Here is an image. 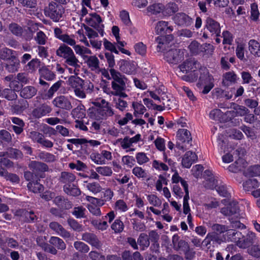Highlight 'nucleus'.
Returning a JSON list of instances; mask_svg holds the SVG:
<instances>
[{
	"label": "nucleus",
	"mask_w": 260,
	"mask_h": 260,
	"mask_svg": "<svg viewBox=\"0 0 260 260\" xmlns=\"http://www.w3.org/2000/svg\"><path fill=\"white\" fill-rule=\"evenodd\" d=\"M173 20L176 24L180 26H188L192 23L191 19L183 13L176 14L173 17Z\"/></svg>",
	"instance_id": "obj_15"
},
{
	"label": "nucleus",
	"mask_w": 260,
	"mask_h": 260,
	"mask_svg": "<svg viewBox=\"0 0 260 260\" xmlns=\"http://www.w3.org/2000/svg\"><path fill=\"white\" fill-rule=\"evenodd\" d=\"M173 40V36L172 35H167L166 36L158 37L156 41L158 44L157 50L158 52L163 51L168 46V44L171 41Z\"/></svg>",
	"instance_id": "obj_16"
},
{
	"label": "nucleus",
	"mask_w": 260,
	"mask_h": 260,
	"mask_svg": "<svg viewBox=\"0 0 260 260\" xmlns=\"http://www.w3.org/2000/svg\"><path fill=\"white\" fill-rule=\"evenodd\" d=\"M56 55L64 59L72 55L74 52L72 49L64 44H61L56 50Z\"/></svg>",
	"instance_id": "obj_24"
},
{
	"label": "nucleus",
	"mask_w": 260,
	"mask_h": 260,
	"mask_svg": "<svg viewBox=\"0 0 260 260\" xmlns=\"http://www.w3.org/2000/svg\"><path fill=\"white\" fill-rule=\"evenodd\" d=\"M67 85L74 89L75 94L80 99L86 97L85 92L83 89V81L77 76H70L67 81Z\"/></svg>",
	"instance_id": "obj_4"
},
{
	"label": "nucleus",
	"mask_w": 260,
	"mask_h": 260,
	"mask_svg": "<svg viewBox=\"0 0 260 260\" xmlns=\"http://www.w3.org/2000/svg\"><path fill=\"white\" fill-rule=\"evenodd\" d=\"M152 167L158 171H167L169 170V167L165 162H161L159 160H154L152 162Z\"/></svg>",
	"instance_id": "obj_46"
},
{
	"label": "nucleus",
	"mask_w": 260,
	"mask_h": 260,
	"mask_svg": "<svg viewBox=\"0 0 260 260\" xmlns=\"http://www.w3.org/2000/svg\"><path fill=\"white\" fill-rule=\"evenodd\" d=\"M248 49L251 54L255 56L260 55V44L254 40H250L248 42Z\"/></svg>",
	"instance_id": "obj_31"
},
{
	"label": "nucleus",
	"mask_w": 260,
	"mask_h": 260,
	"mask_svg": "<svg viewBox=\"0 0 260 260\" xmlns=\"http://www.w3.org/2000/svg\"><path fill=\"white\" fill-rule=\"evenodd\" d=\"M172 242L174 249L177 251L183 252L188 249V243L184 240H180L177 235H174L173 236Z\"/></svg>",
	"instance_id": "obj_17"
},
{
	"label": "nucleus",
	"mask_w": 260,
	"mask_h": 260,
	"mask_svg": "<svg viewBox=\"0 0 260 260\" xmlns=\"http://www.w3.org/2000/svg\"><path fill=\"white\" fill-rule=\"evenodd\" d=\"M147 198L150 204L154 206L159 207L161 205V200L154 194L148 195Z\"/></svg>",
	"instance_id": "obj_53"
},
{
	"label": "nucleus",
	"mask_w": 260,
	"mask_h": 260,
	"mask_svg": "<svg viewBox=\"0 0 260 260\" xmlns=\"http://www.w3.org/2000/svg\"><path fill=\"white\" fill-rule=\"evenodd\" d=\"M75 180V177L73 174L66 172L61 173V181L66 183L64 190L67 194L73 196H77L80 193V190L76 186L70 184Z\"/></svg>",
	"instance_id": "obj_3"
},
{
	"label": "nucleus",
	"mask_w": 260,
	"mask_h": 260,
	"mask_svg": "<svg viewBox=\"0 0 260 260\" xmlns=\"http://www.w3.org/2000/svg\"><path fill=\"white\" fill-rule=\"evenodd\" d=\"M112 31L113 35L114 36L116 39L117 43L120 45L121 47H124L125 45V43L124 41H120L119 28L116 26H113L112 28Z\"/></svg>",
	"instance_id": "obj_59"
},
{
	"label": "nucleus",
	"mask_w": 260,
	"mask_h": 260,
	"mask_svg": "<svg viewBox=\"0 0 260 260\" xmlns=\"http://www.w3.org/2000/svg\"><path fill=\"white\" fill-rule=\"evenodd\" d=\"M95 106L92 108L91 117L100 120L112 116L114 112L109 104L104 99H99L92 103Z\"/></svg>",
	"instance_id": "obj_2"
},
{
	"label": "nucleus",
	"mask_w": 260,
	"mask_h": 260,
	"mask_svg": "<svg viewBox=\"0 0 260 260\" xmlns=\"http://www.w3.org/2000/svg\"><path fill=\"white\" fill-rule=\"evenodd\" d=\"M74 245L77 250L81 252L86 253L89 250V247L81 241L75 242Z\"/></svg>",
	"instance_id": "obj_55"
},
{
	"label": "nucleus",
	"mask_w": 260,
	"mask_h": 260,
	"mask_svg": "<svg viewBox=\"0 0 260 260\" xmlns=\"http://www.w3.org/2000/svg\"><path fill=\"white\" fill-rule=\"evenodd\" d=\"M134 109V114H143L146 111L145 107L140 102H133L132 104Z\"/></svg>",
	"instance_id": "obj_51"
},
{
	"label": "nucleus",
	"mask_w": 260,
	"mask_h": 260,
	"mask_svg": "<svg viewBox=\"0 0 260 260\" xmlns=\"http://www.w3.org/2000/svg\"><path fill=\"white\" fill-rule=\"evenodd\" d=\"M45 13L46 15L53 21H58L63 13V9L62 6L58 5L54 2H51L45 9Z\"/></svg>",
	"instance_id": "obj_6"
},
{
	"label": "nucleus",
	"mask_w": 260,
	"mask_h": 260,
	"mask_svg": "<svg viewBox=\"0 0 260 260\" xmlns=\"http://www.w3.org/2000/svg\"><path fill=\"white\" fill-rule=\"evenodd\" d=\"M86 210L85 208L78 206L76 207L73 211V214L77 218H83L85 216Z\"/></svg>",
	"instance_id": "obj_56"
},
{
	"label": "nucleus",
	"mask_w": 260,
	"mask_h": 260,
	"mask_svg": "<svg viewBox=\"0 0 260 260\" xmlns=\"http://www.w3.org/2000/svg\"><path fill=\"white\" fill-rule=\"evenodd\" d=\"M229 149V148H227ZM227 151H230V153H226L225 155L222 157V161L225 163H230L233 160V155L231 153L236 154L238 156L239 155V151L238 150H234V149L231 148L230 150H227Z\"/></svg>",
	"instance_id": "obj_41"
},
{
	"label": "nucleus",
	"mask_w": 260,
	"mask_h": 260,
	"mask_svg": "<svg viewBox=\"0 0 260 260\" xmlns=\"http://www.w3.org/2000/svg\"><path fill=\"white\" fill-rule=\"evenodd\" d=\"M71 141L72 143L74 144L77 145V144H85V143H89L90 145L92 146H98L101 144L100 142L94 140H90L89 141H87V140L85 139H71Z\"/></svg>",
	"instance_id": "obj_34"
},
{
	"label": "nucleus",
	"mask_w": 260,
	"mask_h": 260,
	"mask_svg": "<svg viewBox=\"0 0 260 260\" xmlns=\"http://www.w3.org/2000/svg\"><path fill=\"white\" fill-rule=\"evenodd\" d=\"M31 166L34 169L40 171H46L48 170L47 166L41 162L32 161L31 163Z\"/></svg>",
	"instance_id": "obj_62"
},
{
	"label": "nucleus",
	"mask_w": 260,
	"mask_h": 260,
	"mask_svg": "<svg viewBox=\"0 0 260 260\" xmlns=\"http://www.w3.org/2000/svg\"><path fill=\"white\" fill-rule=\"evenodd\" d=\"M212 230L214 232L208 233L204 239V242L207 244H210L212 241H215L219 242L217 237V234L215 232L220 234L224 233L227 231V227L219 224H214L212 226Z\"/></svg>",
	"instance_id": "obj_10"
},
{
	"label": "nucleus",
	"mask_w": 260,
	"mask_h": 260,
	"mask_svg": "<svg viewBox=\"0 0 260 260\" xmlns=\"http://www.w3.org/2000/svg\"><path fill=\"white\" fill-rule=\"evenodd\" d=\"M36 93L37 89L31 86L25 87L20 92L21 96L25 99H30L35 95Z\"/></svg>",
	"instance_id": "obj_29"
},
{
	"label": "nucleus",
	"mask_w": 260,
	"mask_h": 260,
	"mask_svg": "<svg viewBox=\"0 0 260 260\" xmlns=\"http://www.w3.org/2000/svg\"><path fill=\"white\" fill-rule=\"evenodd\" d=\"M65 62L67 64L75 68H77L79 67V65L78 64L79 60L75 55L74 53L65 58Z\"/></svg>",
	"instance_id": "obj_47"
},
{
	"label": "nucleus",
	"mask_w": 260,
	"mask_h": 260,
	"mask_svg": "<svg viewBox=\"0 0 260 260\" xmlns=\"http://www.w3.org/2000/svg\"><path fill=\"white\" fill-rule=\"evenodd\" d=\"M61 83V81H57V82L55 83L49 89L48 92L45 95L46 98L48 99L52 98L54 93L57 91L60 87Z\"/></svg>",
	"instance_id": "obj_48"
},
{
	"label": "nucleus",
	"mask_w": 260,
	"mask_h": 260,
	"mask_svg": "<svg viewBox=\"0 0 260 260\" xmlns=\"http://www.w3.org/2000/svg\"><path fill=\"white\" fill-rule=\"evenodd\" d=\"M49 226L52 230L54 231L58 235L61 237L63 238H69L70 237V233L66 231L62 226L57 222H52L50 223Z\"/></svg>",
	"instance_id": "obj_25"
},
{
	"label": "nucleus",
	"mask_w": 260,
	"mask_h": 260,
	"mask_svg": "<svg viewBox=\"0 0 260 260\" xmlns=\"http://www.w3.org/2000/svg\"><path fill=\"white\" fill-rule=\"evenodd\" d=\"M122 162L123 165L127 167L132 168L135 165V160L133 156L125 155L122 157Z\"/></svg>",
	"instance_id": "obj_60"
},
{
	"label": "nucleus",
	"mask_w": 260,
	"mask_h": 260,
	"mask_svg": "<svg viewBox=\"0 0 260 260\" xmlns=\"http://www.w3.org/2000/svg\"><path fill=\"white\" fill-rule=\"evenodd\" d=\"M239 206L235 201L230 203L227 207H224L221 209V213L225 215H232L237 213L238 210Z\"/></svg>",
	"instance_id": "obj_26"
},
{
	"label": "nucleus",
	"mask_w": 260,
	"mask_h": 260,
	"mask_svg": "<svg viewBox=\"0 0 260 260\" xmlns=\"http://www.w3.org/2000/svg\"><path fill=\"white\" fill-rule=\"evenodd\" d=\"M110 72L114 80L112 82H116L117 84L123 86H126V84H128V80L124 76L122 75L120 73L117 72L113 69H111Z\"/></svg>",
	"instance_id": "obj_22"
},
{
	"label": "nucleus",
	"mask_w": 260,
	"mask_h": 260,
	"mask_svg": "<svg viewBox=\"0 0 260 260\" xmlns=\"http://www.w3.org/2000/svg\"><path fill=\"white\" fill-rule=\"evenodd\" d=\"M85 21L90 26L95 28L102 36H104V25L101 17L96 13L90 14L85 18Z\"/></svg>",
	"instance_id": "obj_8"
},
{
	"label": "nucleus",
	"mask_w": 260,
	"mask_h": 260,
	"mask_svg": "<svg viewBox=\"0 0 260 260\" xmlns=\"http://www.w3.org/2000/svg\"><path fill=\"white\" fill-rule=\"evenodd\" d=\"M73 117L76 120L77 123H80V120L85 117V109L83 105H80L74 109L72 112Z\"/></svg>",
	"instance_id": "obj_21"
},
{
	"label": "nucleus",
	"mask_w": 260,
	"mask_h": 260,
	"mask_svg": "<svg viewBox=\"0 0 260 260\" xmlns=\"http://www.w3.org/2000/svg\"><path fill=\"white\" fill-rule=\"evenodd\" d=\"M85 61L91 70H96L99 68V60L95 56H86Z\"/></svg>",
	"instance_id": "obj_30"
},
{
	"label": "nucleus",
	"mask_w": 260,
	"mask_h": 260,
	"mask_svg": "<svg viewBox=\"0 0 260 260\" xmlns=\"http://www.w3.org/2000/svg\"><path fill=\"white\" fill-rule=\"evenodd\" d=\"M8 156L11 158L18 159L22 157V153L18 150L11 148L7 152Z\"/></svg>",
	"instance_id": "obj_63"
},
{
	"label": "nucleus",
	"mask_w": 260,
	"mask_h": 260,
	"mask_svg": "<svg viewBox=\"0 0 260 260\" xmlns=\"http://www.w3.org/2000/svg\"><path fill=\"white\" fill-rule=\"evenodd\" d=\"M123 223L119 219H116L111 225V229L115 233H120L123 230Z\"/></svg>",
	"instance_id": "obj_57"
},
{
	"label": "nucleus",
	"mask_w": 260,
	"mask_h": 260,
	"mask_svg": "<svg viewBox=\"0 0 260 260\" xmlns=\"http://www.w3.org/2000/svg\"><path fill=\"white\" fill-rule=\"evenodd\" d=\"M132 173L138 178H145L147 174L145 170L140 167H135L132 170Z\"/></svg>",
	"instance_id": "obj_43"
},
{
	"label": "nucleus",
	"mask_w": 260,
	"mask_h": 260,
	"mask_svg": "<svg viewBox=\"0 0 260 260\" xmlns=\"http://www.w3.org/2000/svg\"><path fill=\"white\" fill-rule=\"evenodd\" d=\"M226 232L227 238H224L225 241H236L240 238L241 233L236 232L235 230L227 229Z\"/></svg>",
	"instance_id": "obj_35"
},
{
	"label": "nucleus",
	"mask_w": 260,
	"mask_h": 260,
	"mask_svg": "<svg viewBox=\"0 0 260 260\" xmlns=\"http://www.w3.org/2000/svg\"><path fill=\"white\" fill-rule=\"evenodd\" d=\"M90 158L96 165H105L112 159V155L110 151L103 150L101 153L92 152Z\"/></svg>",
	"instance_id": "obj_9"
},
{
	"label": "nucleus",
	"mask_w": 260,
	"mask_h": 260,
	"mask_svg": "<svg viewBox=\"0 0 260 260\" xmlns=\"http://www.w3.org/2000/svg\"><path fill=\"white\" fill-rule=\"evenodd\" d=\"M173 30L172 26L169 25L167 21H158L155 26V31L157 34H163L165 33H170Z\"/></svg>",
	"instance_id": "obj_20"
},
{
	"label": "nucleus",
	"mask_w": 260,
	"mask_h": 260,
	"mask_svg": "<svg viewBox=\"0 0 260 260\" xmlns=\"http://www.w3.org/2000/svg\"><path fill=\"white\" fill-rule=\"evenodd\" d=\"M113 208L115 210L121 212H126L128 209L127 204L122 200L117 201L113 206Z\"/></svg>",
	"instance_id": "obj_38"
},
{
	"label": "nucleus",
	"mask_w": 260,
	"mask_h": 260,
	"mask_svg": "<svg viewBox=\"0 0 260 260\" xmlns=\"http://www.w3.org/2000/svg\"><path fill=\"white\" fill-rule=\"evenodd\" d=\"M86 187L89 191L94 194L100 192L102 190V187L98 182H86Z\"/></svg>",
	"instance_id": "obj_36"
},
{
	"label": "nucleus",
	"mask_w": 260,
	"mask_h": 260,
	"mask_svg": "<svg viewBox=\"0 0 260 260\" xmlns=\"http://www.w3.org/2000/svg\"><path fill=\"white\" fill-rule=\"evenodd\" d=\"M165 59L170 64H177L183 57V53L179 49H172L165 55Z\"/></svg>",
	"instance_id": "obj_11"
},
{
	"label": "nucleus",
	"mask_w": 260,
	"mask_h": 260,
	"mask_svg": "<svg viewBox=\"0 0 260 260\" xmlns=\"http://www.w3.org/2000/svg\"><path fill=\"white\" fill-rule=\"evenodd\" d=\"M51 111V108L49 106L42 104L32 110L31 116L36 118H39L49 113Z\"/></svg>",
	"instance_id": "obj_13"
},
{
	"label": "nucleus",
	"mask_w": 260,
	"mask_h": 260,
	"mask_svg": "<svg viewBox=\"0 0 260 260\" xmlns=\"http://www.w3.org/2000/svg\"><path fill=\"white\" fill-rule=\"evenodd\" d=\"M165 7L162 4L155 3L150 5L147 8L148 15H157L163 12Z\"/></svg>",
	"instance_id": "obj_27"
},
{
	"label": "nucleus",
	"mask_w": 260,
	"mask_h": 260,
	"mask_svg": "<svg viewBox=\"0 0 260 260\" xmlns=\"http://www.w3.org/2000/svg\"><path fill=\"white\" fill-rule=\"evenodd\" d=\"M38 156L41 159L46 162H52L55 159L54 155L45 152L40 153Z\"/></svg>",
	"instance_id": "obj_58"
},
{
	"label": "nucleus",
	"mask_w": 260,
	"mask_h": 260,
	"mask_svg": "<svg viewBox=\"0 0 260 260\" xmlns=\"http://www.w3.org/2000/svg\"><path fill=\"white\" fill-rule=\"evenodd\" d=\"M136 159L137 163L140 165H142L149 161V158L144 152H138L136 153Z\"/></svg>",
	"instance_id": "obj_49"
},
{
	"label": "nucleus",
	"mask_w": 260,
	"mask_h": 260,
	"mask_svg": "<svg viewBox=\"0 0 260 260\" xmlns=\"http://www.w3.org/2000/svg\"><path fill=\"white\" fill-rule=\"evenodd\" d=\"M95 170L99 174L106 177L111 176L113 173L111 168L108 166L98 167Z\"/></svg>",
	"instance_id": "obj_42"
},
{
	"label": "nucleus",
	"mask_w": 260,
	"mask_h": 260,
	"mask_svg": "<svg viewBox=\"0 0 260 260\" xmlns=\"http://www.w3.org/2000/svg\"><path fill=\"white\" fill-rule=\"evenodd\" d=\"M53 105L58 108L70 109L72 105L68 99L64 96L56 97L53 101Z\"/></svg>",
	"instance_id": "obj_19"
},
{
	"label": "nucleus",
	"mask_w": 260,
	"mask_h": 260,
	"mask_svg": "<svg viewBox=\"0 0 260 260\" xmlns=\"http://www.w3.org/2000/svg\"><path fill=\"white\" fill-rule=\"evenodd\" d=\"M138 243L142 250L144 249L145 247H147L149 245V241L147 235L144 234H141L138 240Z\"/></svg>",
	"instance_id": "obj_44"
},
{
	"label": "nucleus",
	"mask_w": 260,
	"mask_h": 260,
	"mask_svg": "<svg viewBox=\"0 0 260 260\" xmlns=\"http://www.w3.org/2000/svg\"><path fill=\"white\" fill-rule=\"evenodd\" d=\"M73 48L77 54L80 55L84 59H85L86 55L85 54H91V50L87 48L80 46L79 45H75Z\"/></svg>",
	"instance_id": "obj_32"
},
{
	"label": "nucleus",
	"mask_w": 260,
	"mask_h": 260,
	"mask_svg": "<svg viewBox=\"0 0 260 260\" xmlns=\"http://www.w3.org/2000/svg\"><path fill=\"white\" fill-rule=\"evenodd\" d=\"M206 27L212 35H215L216 36H219L220 33L219 24L212 19H207Z\"/></svg>",
	"instance_id": "obj_18"
},
{
	"label": "nucleus",
	"mask_w": 260,
	"mask_h": 260,
	"mask_svg": "<svg viewBox=\"0 0 260 260\" xmlns=\"http://www.w3.org/2000/svg\"><path fill=\"white\" fill-rule=\"evenodd\" d=\"M39 72L41 77L47 80H52L55 77L54 74L46 67L42 68Z\"/></svg>",
	"instance_id": "obj_39"
},
{
	"label": "nucleus",
	"mask_w": 260,
	"mask_h": 260,
	"mask_svg": "<svg viewBox=\"0 0 260 260\" xmlns=\"http://www.w3.org/2000/svg\"><path fill=\"white\" fill-rule=\"evenodd\" d=\"M49 242L52 245L56 246L58 249L63 250L66 248V246L64 242L60 238L57 237H51Z\"/></svg>",
	"instance_id": "obj_37"
},
{
	"label": "nucleus",
	"mask_w": 260,
	"mask_h": 260,
	"mask_svg": "<svg viewBox=\"0 0 260 260\" xmlns=\"http://www.w3.org/2000/svg\"><path fill=\"white\" fill-rule=\"evenodd\" d=\"M165 140L161 137H157L154 141V143L156 148L160 151L165 152L166 144Z\"/></svg>",
	"instance_id": "obj_54"
},
{
	"label": "nucleus",
	"mask_w": 260,
	"mask_h": 260,
	"mask_svg": "<svg viewBox=\"0 0 260 260\" xmlns=\"http://www.w3.org/2000/svg\"><path fill=\"white\" fill-rule=\"evenodd\" d=\"M3 92L2 93L0 91V96L4 95L5 98L9 100H13L16 98V94L12 89H5L4 90Z\"/></svg>",
	"instance_id": "obj_61"
},
{
	"label": "nucleus",
	"mask_w": 260,
	"mask_h": 260,
	"mask_svg": "<svg viewBox=\"0 0 260 260\" xmlns=\"http://www.w3.org/2000/svg\"><path fill=\"white\" fill-rule=\"evenodd\" d=\"M245 45L243 44H238L236 50V55L239 59L242 60L244 58Z\"/></svg>",
	"instance_id": "obj_64"
},
{
	"label": "nucleus",
	"mask_w": 260,
	"mask_h": 260,
	"mask_svg": "<svg viewBox=\"0 0 260 260\" xmlns=\"http://www.w3.org/2000/svg\"><path fill=\"white\" fill-rule=\"evenodd\" d=\"M247 162L246 161L239 157L234 164L231 165L229 167V170L230 171L237 173L241 171H243V169L246 167Z\"/></svg>",
	"instance_id": "obj_23"
},
{
	"label": "nucleus",
	"mask_w": 260,
	"mask_h": 260,
	"mask_svg": "<svg viewBox=\"0 0 260 260\" xmlns=\"http://www.w3.org/2000/svg\"><path fill=\"white\" fill-rule=\"evenodd\" d=\"M179 69L182 73L188 74L183 78L186 81L193 82L199 78V84L204 85L203 93H208L214 87L213 77L209 75L206 68L201 67L198 62L187 61L181 64Z\"/></svg>",
	"instance_id": "obj_1"
},
{
	"label": "nucleus",
	"mask_w": 260,
	"mask_h": 260,
	"mask_svg": "<svg viewBox=\"0 0 260 260\" xmlns=\"http://www.w3.org/2000/svg\"><path fill=\"white\" fill-rule=\"evenodd\" d=\"M259 184L255 179H249L243 183V188L245 191H250L253 188L258 187Z\"/></svg>",
	"instance_id": "obj_40"
},
{
	"label": "nucleus",
	"mask_w": 260,
	"mask_h": 260,
	"mask_svg": "<svg viewBox=\"0 0 260 260\" xmlns=\"http://www.w3.org/2000/svg\"><path fill=\"white\" fill-rule=\"evenodd\" d=\"M28 189L35 192H41L43 190V186L38 182H30L27 184Z\"/></svg>",
	"instance_id": "obj_45"
},
{
	"label": "nucleus",
	"mask_w": 260,
	"mask_h": 260,
	"mask_svg": "<svg viewBox=\"0 0 260 260\" xmlns=\"http://www.w3.org/2000/svg\"><path fill=\"white\" fill-rule=\"evenodd\" d=\"M119 69L125 74L133 75L136 73L137 64L133 61L121 60L120 61Z\"/></svg>",
	"instance_id": "obj_12"
},
{
	"label": "nucleus",
	"mask_w": 260,
	"mask_h": 260,
	"mask_svg": "<svg viewBox=\"0 0 260 260\" xmlns=\"http://www.w3.org/2000/svg\"><path fill=\"white\" fill-rule=\"evenodd\" d=\"M0 58L3 59H11L13 63H10L7 65V70L10 72L17 71L19 65V60L15 57V55L12 50L8 48H3L0 50Z\"/></svg>",
	"instance_id": "obj_5"
},
{
	"label": "nucleus",
	"mask_w": 260,
	"mask_h": 260,
	"mask_svg": "<svg viewBox=\"0 0 260 260\" xmlns=\"http://www.w3.org/2000/svg\"><path fill=\"white\" fill-rule=\"evenodd\" d=\"M197 158L198 156L194 152L188 151L182 157V165L185 168H189Z\"/></svg>",
	"instance_id": "obj_14"
},
{
	"label": "nucleus",
	"mask_w": 260,
	"mask_h": 260,
	"mask_svg": "<svg viewBox=\"0 0 260 260\" xmlns=\"http://www.w3.org/2000/svg\"><path fill=\"white\" fill-rule=\"evenodd\" d=\"M236 80V75L233 72H229L223 75L222 84L225 86H229L235 83Z\"/></svg>",
	"instance_id": "obj_28"
},
{
	"label": "nucleus",
	"mask_w": 260,
	"mask_h": 260,
	"mask_svg": "<svg viewBox=\"0 0 260 260\" xmlns=\"http://www.w3.org/2000/svg\"><path fill=\"white\" fill-rule=\"evenodd\" d=\"M87 207L89 212L94 215L100 216L101 215V211L99 206L96 205V204H93L91 202L87 205Z\"/></svg>",
	"instance_id": "obj_52"
},
{
	"label": "nucleus",
	"mask_w": 260,
	"mask_h": 260,
	"mask_svg": "<svg viewBox=\"0 0 260 260\" xmlns=\"http://www.w3.org/2000/svg\"><path fill=\"white\" fill-rule=\"evenodd\" d=\"M246 176H260V166H255L250 167L247 172H244Z\"/></svg>",
	"instance_id": "obj_50"
},
{
	"label": "nucleus",
	"mask_w": 260,
	"mask_h": 260,
	"mask_svg": "<svg viewBox=\"0 0 260 260\" xmlns=\"http://www.w3.org/2000/svg\"><path fill=\"white\" fill-rule=\"evenodd\" d=\"M190 133L186 129H179L176 135L177 145L181 149L185 148L191 141Z\"/></svg>",
	"instance_id": "obj_7"
},
{
	"label": "nucleus",
	"mask_w": 260,
	"mask_h": 260,
	"mask_svg": "<svg viewBox=\"0 0 260 260\" xmlns=\"http://www.w3.org/2000/svg\"><path fill=\"white\" fill-rule=\"evenodd\" d=\"M260 13L259 12L258 5L256 3H253L250 5V16L251 20L254 21L259 20Z\"/></svg>",
	"instance_id": "obj_33"
}]
</instances>
